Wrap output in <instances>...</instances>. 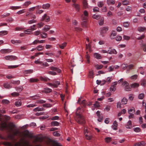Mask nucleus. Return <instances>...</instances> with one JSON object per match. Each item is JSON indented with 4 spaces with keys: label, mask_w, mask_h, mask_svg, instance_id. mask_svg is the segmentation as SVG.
<instances>
[{
    "label": "nucleus",
    "mask_w": 146,
    "mask_h": 146,
    "mask_svg": "<svg viewBox=\"0 0 146 146\" xmlns=\"http://www.w3.org/2000/svg\"><path fill=\"white\" fill-rule=\"evenodd\" d=\"M107 3L108 5H114L115 3V0H107Z\"/></svg>",
    "instance_id": "cd10ccee"
},
{
    "label": "nucleus",
    "mask_w": 146,
    "mask_h": 146,
    "mask_svg": "<svg viewBox=\"0 0 146 146\" xmlns=\"http://www.w3.org/2000/svg\"><path fill=\"white\" fill-rule=\"evenodd\" d=\"M80 108L77 109L76 112V115L75 117V119L78 123L83 124L85 123V120L83 116L80 113Z\"/></svg>",
    "instance_id": "f03ea898"
},
{
    "label": "nucleus",
    "mask_w": 146,
    "mask_h": 146,
    "mask_svg": "<svg viewBox=\"0 0 146 146\" xmlns=\"http://www.w3.org/2000/svg\"><path fill=\"white\" fill-rule=\"evenodd\" d=\"M44 110V109L42 108L37 107L33 109V111L35 112L42 111Z\"/></svg>",
    "instance_id": "6ab92c4d"
},
{
    "label": "nucleus",
    "mask_w": 146,
    "mask_h": 146,
    "mask_svg": "<svg viewBox=\"0 0 146 146\" xmlns=\"http://www.w3.org/2000/svg\"><path fill=\"white\" fill-rule=\"evenodd\" d=\"M67 44V43L65 42L59 45V47L62 49H63L66 46Z\"/></svg>",
    "instance_id": "ea45409f"
},
{
    "label": "nucleus",
    "mask_w": 146,
    "mask_h": 146,
    "mask_svg": "<svg viewBox=\"0 0 146 146\" xmlns=\"http://www.w3.org/2000/svg\"><path fill=\"white\" fill-rule=\"evenodd\" d=\"M5 59L9 61H13L17 59V57L14 56L9 55L5 56Z\"/></svg>",
    "instance_id": "0eeeda50"
},
{
    "label": "nucleus",
    "mask_w": 146,
    "mask_h": 146,
    "mask_svg": "<svg viewBox=\"0 0 146 146\" xmlns=\"http://www.w3.org/2000/svg\"><path fill=\"white\" fill-rule=\"evenodd\" d=\"M21 6H11L10 7L9 9L13 10H15L18 9H20L21 8Z\"/></svg>",
    "instance_id": "f704fd0d"
},
{
    "label": "nucleus",
    "mask_w": 146,
    "mask_h": 146,
    "mask_svg": "<svg viewBox=\"0 0 146 146\" xmlns=\"http://www.w3.org/2000/svg\"><path fill=\"white\" fill-rule=\"evenodd\" d=\"M40 36L42 38H45L47 37V33L42 32L40 33Z\"/></svg>",
    "instance_id": "7c9ffc66"
},
{
    "label": "nucleus",
    "mask_w": 146,
    "mask_h": 146,
    "mask_svg": "<svg viewBox=\"0 0 146 146\" xmlns=\"http://www.w3.org/2000/svg\"><path fill=\"white\" fill-rule=\"evenodd\" d=\"M94 106L96 108H98L100 106L99 102L97 101L95 102V104H94Z\"/></svg>",
    "instance_id": "13d9d810"
},
{
    "label": "nucleus",
    "mask_w": 146,
    "mask_h": 146,
    "mask_svg": "<svg viewBox=\"0 0 146 146\" xmlns=\"http://www.w3.org/2000/svg\"><path fill=\"white\" fill-rule=\"evenodd\" d=\"M21 146H32L30 144L29 142L28 141H24L20 143ZM54 146H61L59 143L56 142H54Z\"/></svg>",
    "instance_id": "7ed1b4c3"
},
{
    "label": "nucleus",
    "mask_w": 146,
    "mask_h": 146,
    "mask_svg": "<svg viewBox=\"0 0 146 146\" xmlns=\"http://www.w3.org/2000/svg\"><path fill=\"white\" fill-rule=\"evenodd\" d=\"M50 69L52 70L55 71L58 73H60L61 72V70L59 68L54 66H51L50 67Z\"/></svg>",
    "instance_id": "dca6fc26"
},
{
    "label": "nucleus",
    "mask_w": 146,
    "mask_h": 146,
    "mask_svg": "<svg viewBox=\"0 0 146 146\" xmlns=\"http://www.w3.org/2000/svg\"><path fill=\"white\" fill-rule=\"evenodd\" d=\"M111 140V138L110 137H107L105 139V141L107 143H109Z\"/></svg>",
    "instance_id": "a18cd8bd"
},
{
    "label": "nucleus",
    "mask_w": 146,
    "mask_h": 146,
    "mask_svg": "<svg viewBox=\"0 0 146 146\" xmlns=\"http://www.w3.org/2000/svg\"><path fill=\"white\" fill-rule=\"evenodd\" d=\"M84 133L85 137L87 139L90 140L91 139L92 136L90 135V132L88 131L87 129L84 130Z\"/></svg>",
    "instance_id": "6e6552de"
},
{
    "label": "nucleus",
    "mask_w": 146,
    "mask_h": 146,
    "mask_svg": "<svg viewBox=\"0 0 146 146\" xmlns=\"http://www.w3.org/2000/svg\"><path fill=\"white\" fill-rule=\"evenodd\" d=\"M8 125L9 127V128H16V126L14 123L13 122H9Z\"/></svg>",
    "instance_id": "4c0bfd02"
},
{
    "label": "nucleus",
    "mask_w": 146,
    "mask_h": 146,
    "mask_svg": "<svg viewBox=\"0 0 146 146\" xmlns=\"http://www.w3.org/2000/svg\"><path fill=\"white\" fill-rule=\"evenodd\" d=\"M100 19L99 21V24L100 25H102L104 23V19L103 17H102L100 18Z\"/></svg>",
    "instance_id": "e433bc0d"
},
{
    "label": "nucleus",
    "mask_w": 146,
    "mask_h": 146,
    "mask_svg": "<svg viewBox=\"0 0 146 146\" xmlns=\"http://www.w3.org/2000/svg\"><path fill=\"white\" fill-rule=\"evenodd\" d=\"M144 96L145 95L144 94H140L139 95L138 98L140 99H142L144 98Z\"/></svg>",
    "instance_id": "774afa93"
},
{
    "label": "nucleus",
    "mask_w": 146,
    "mask_h": 146,
    "mask_svg": "<svg viewBox=\"0 0 146 146\" xmlns=\"http://www.w3.org/2000/svg\"><path fill=\"white\" fill-rule=\"evenodd\" d=\"M12 50L9 49H2L0 50V52L1 53L3 54H6V53H8L11 52Z\"/></svg>",
    "instance_id": "ddd939ff"
},
{
    "label": "nucleus",
    "mask_w": 146,
    "mask_h": 146,
    "mask_svg": "<svg viewBox=\"0 0 146 146\" xmlns=\"http://www.w3.org/2000/svg\"><path fill=\"white\" fill-rule=\"evenodd\" d=\"M98 5L99 7H101L104 5V2L103 1H100L98 3Z\"/></svg>",
    "instance_id": "3c124183"
},
{
    "label": "nucleus",
    "mask_w": 146,
    "mask_h": 146,
    "mask_svg": "<svg viewBox=\"0 0 146 146\" xmlns=\"http://www.w3.org/2000/svg\"><path fill=\"white\" fill-rule=\"evenodd\" d=\"M31 97L32 99L34 100L40 98V96L38 95H35L33 96H31Z\"/></svg>",
    "instance_id": "338daca9"
},
{
    "label": "nucleus",
    "mask_w": 146,
    "mask_h": 146,
    "mask_svg": "<svg viewBox=\"0 0 146 146\" xmlns=\"http://www.w3.org/2000/svg\"><path fill=\"white\" fill-rule=\"evenodd\" d=\"M45 41V40H39L38 39H36L32 43V44L35 45L36 44L38 43H42L44 42Z\"/></svg>",
    "instance_id": "4468645a"
},
{
    "label": "nucleus",
    "mask_w": 146,
    "mask_h": 146,
    "mask_svg": "<svg viewBox=\"0 0 146 146\" xmlns=\"http://www.w3.org/2000/svg\"><path fill=\"white\" fill-rule=\"evenodd\" d=\"M122 85L125 87V90L126 91L131 90V86H129V83L126 81H124L122 84Z\"/></svg>",
    "instance_id": "39448f33"
},
{
    "label": "nucleus",
    "mask_w": 146,
    "mask_h": 146,
    "mask_svg": "<svg viewBox=\"0 0 146 146\" xmlns=\"http://www.w3.org/2000/svg\"><path fill=\"white\" fill-rule=\"evenodd\" d=\"M88 76L90 78H93L94 77V72L93 70H90L89 71Z\"/></svg>",
    "instance_id": "412c9836"
},
{
    "label": "nucleus",
    "mask_w": 146,
    "mask_h": 146,
    "mask_svg": "<svg viewBox=\"0 0 146 146\" xmlns=\"http://www.w3.org/2000/svg\"><path fill=\"white\" fill-rule=\"evenodd\" d=\"M52 106V104L50 103H46L42 105V106L43 107L47 108L51 107Z\"/></svg>",
    "instance_id": "c85d7f7f"
},
{
    "label": "nucleus",
    "mask_w": 146,
    "mask_h": 146,
    "mask_svg": "<svg viewBox=\"0 0 146 146\" xmlns=\"http://www.w3.org/2000/svg\"><path fill=\"white\" fill-rule=\"evenodd\" d=\"M22 104L21 101L20 100H19L15 102V105L16 107H19Z\"/></svg>",
    "instance_id": "aec40b11"
},
{
    "label": "nucleus",
    "mask_w": 146,
    "mask_h": 146,
    "mask_svg": "<svg viewBox=\"0 0 146 146\" xmlns=\"http://www.w3.org/2000/svg\"><path fill=\"white\" fill-rule=\"evenodd\" d=\"M31 4L30 1H27L25 2L23 5L24 8L27 7L29 5Z\"/></svg>",
    "instance_id": "2f4dec72"
},
{
    "label": "nucleus",
    "mask_w": 146,
    "mask_h": 146,
    "mask_svg": "<svg viewBox=\"0 0 146 146\" xmlns=\"http://www.w3.org/2000/svg\"><path fill=\"white\" fill-rule=\"evenodd\" d=\"M145 143L143 141H142L136 143L134 146L137 145L138 146H145Z\"/></svg>",
    "instance_id": "393cba45"
},
{
    "label": "nucleus",
    "mask_w": 146,
    "mask_h": 146,
    "mask_svg": "<svg viewBox=\"0 0 146 146\" xmlns=\"http://www.w3.org/2000/svg\"><path fill=\"white\" fill-rule=\"evenodd\" d=\"M19 95V94L16 92H14L11 94V95L13 97L17 96Z\"/></svg>",
    "instance_id": "0e129e2a"
},
{
    "label": "nucleus",
    "mask_w": 146,
    "mask_h": 146,
    "mask_svg": "<svg viewBox=\"0 0 146 146\" xmlns=\"http://www.w3.org/2000/svg\"><path fill=\"white\" fill-rule=\"evenodd\" d=\"M52 90L48 88H46L44 90L42 91V92L45 93H47L51 92Z\"/></svg>",
    "instance_id": "f3484780"
},
{
    "label": "nucleus",
    "mask_w": 146,
    "mask_h": 146,
    "mask_svg": "<svg viewBox=\"0 0 146 146\" xmlns=\"http://www.w3.org/2000/svg\"><path fill=\"white\" fill-rule=\"evenodd\" d=\"M109 28L108 27H104L100 28V33L102 36H104L105 34H106Z\"/></svg>",
    "instance_id": "423d86ee"
},
{
    "label": "nucleus",
    "mask_w": 146,
    "mask_h": 146,
    "mask_svg": "<svg viewBox=\"0 0 146 146\" xmlns=\"http://www.w3.org/2000/svg\"><path fill=\"white\" fill-rule=\"evenodd\" d=\"M83 3L84 7L86 8L88 7V3H87V0H83Z\"/></svg>",
    "instance_id": "de8ad7c7"
},
{
    "label": "nucleus",
    "mask_w": 146,
    "mask_h": 146,
    "mask_svg": "<svg viewBox=\"0 0 146 146\" xmlns=\"http://www.w3.org/2000/svg\"><path fill=\"white\" fill-rule=\"evenodd\" d=\"M72 6L74 7L76 11L78 12L80 10V6L79 5L76 3H74L72 5Z\"/></svg>",
    "instance_id": "a211bd4d"
},
{
    "label": "nucleus",
    "mask_w": 146,
    "mask_h": 146,
    "mask_svg": "<svg viewBox=\"0 0 146 146\" xmlns=\"http://www.w3.org/2000/svg\"><path fill=\"white\" fill-rule=\"evenodd\" d=\"M11 42L13 44H20L21 43V41L19 40H11Z\"/></svg>",
    "instance_id": "c756f323"
},
{
    "label": "nucleus",
    "mask_w": 146,
    "mask_h": 146,
    "mask_svg": "<svg viewBox=\"0 0 146 146\" xmlns=\"http://www.w3.org/2000/svg\"><path fill=\"white\" fill-rule=\"evenodd\" d=\"M36 49L38 51H41L44 49V46L41 45H39L36 47Z\"/></svg>",
    "instance_id": "b1692460"
},
{
    "label": "nucleus",
    "mask_w": 146,
    "mask_h": 146,
    "mask_svg": "<svg viewBox=\"0 0 146 146\" xmlns=\"http://www.w3.org/2000/svg\"><path fill=\"white\" fill-rule=\"evenodd\" d=\"M95 67L96 69L99 70L102 69L103 67V65H102L96 64L95 65Z\"/></svg>",
    "instance_id": "8fccbe9b"
},
{
    "label": "nucleus",
    "mask_w": 146,
    "mask_h": 146,
    "mask_svg": "<svg viewBox=\"0 0 146 146\" xmlns=\"http://www.w3.org/2000/svg\"><path fill=\"white\" fill-rule=\"evenodd\" d=\"M19 65L8 66V68L9 69H13L18 67Z\"/></svg>",
    "instance_id": "bf43d9fd"
},
{
    "label": "nucleus",
    "mask_w": 146,
    "mask_h": 146,
    "mask_svg": "<svg viewBox=\"0 0 146 146\" xmlns=\"http://www.w3.org/2000/svg\"><path fill=\"white\" fill-rule=\"evenodd\" d=\"M135 110L134 108H132L129 110L128 111V112L129 114L134 113L135 112Z\"/></svg>",
    "instance_id": "473e14b6"
},
{
    "label": "nucleus",
    "mask_w": 146,
    "mask_h": 146,
    "mask_svg": "<svg viewBox=\"0 0 146 146\" xmlns=\"http://www.w3.org/2000/svg\"><path fill=\"white\" fill-rule=\"evenodd\" d=\"M40 80L42 81H46L48 80V78L45 77H40Z\"/></svg>",
    "instance_id": "e2e57ef3"
},
{
    "label": "nucleus",
    "mask_w": 146,
    "mask_h": 146,
    "mask_svg": "<svg viewBox=\"0 0 146 146\" xmlns=\"http://www.w3.org/2000/svg\"><path fill=\"white\" fill-rule=\"evenodd\" d=\"M50 5L49 4H46L42 5V8L44 9H48L50 7Z\"/></svg>",
    "instance_id": "bb28decb"
},
{
    "label": "nucleus",
    "mask_w": 146,
    "mask_h": 146,
    "mask_svg": "<svg viewBox=\"0 0 146 146\" xmlns=\"http://www.w3.org/2000/svg\"><path fill=\"white\" fill-rule=\"evenodd\" d=\"M36 127V124L34 122L31 123L29 125L27 124L21 128H27L28 127Z\"/></svg>",
    "instance_id": "f8f14e48"
},
{
    "label": "nucleus",
    "mask_w": 146,
    "mask_h": 146,
    "mask_svg": "<svg viewBox=\"0 0 146 146\" xmlns=\"http://www.w3.org/2000/svg\"><path fill=\"white\" fill-rule=\"evenodd\" d=\"M25 9H23L21 10H20L19 11H18L16 13L20 15L21 14H22L23 13H24L25 12Z\"/></svg>",
    "instance_id": "69168bd1"
},
{
    "label": "nucleus",
    "mask_w": 146,
    "mask_h": 146,
    "mask_svg": "<svg viewBox=\"0 0 146 146\" xmlns=\"http://www.w3.org/2000/svg\"><path fill=\"white\" fill-rule=\"evenodd\" d=\"M29 81L31 82H35L38 81L39 80L37 78H32L30 79Z\"/></svg>",
    "instance_id": "c9c22d12"
},
{
    "label": "nucleus",
    "mask_w": 146,
    "mask_h": 146,
    "mask_svg": "<svg viewBox=\"0 0 146 146\" xmlns=\"http://www.w3.org/2000/svg\"><path fill=\"white\" fill-rule=\"evenodd\" d=\"M94 56L95 57L98 59H100L102 58V56L101 55L98 53H95L94 54Z\"/></svg>",
    "instance_id": "a878e982"
},
{
    "label": "nucleus",
    "mask_w": 146,
    "mask_h": 146,
    "mask_svg": "<svg viewBox=\"0 0 146 146\" xmlns=\"http://www.w3.org/2000/svg\"><path fill=\"white\" fill-rule=\"evenodd\" d=\"M108 53L110 54H117V52L114 49H111V48H109V49L108 50Z\"/></svg>",
    "instance_id": "2eb2a0df"
},
{
    "label": "nucleus",
    "mask_w": 146,
    "mask_h": 146,
    "mask_svg": "<svg viewBox=\"0 0 146 146\" xmlns=\"http://www.w3.org/2000/svg\"><path fill=\"white\" fill-rule=\"evenodd\" d=\"M100 111H98L96 112V114L98 117V121L99 122L102 121L103 119V115L102 114H100Z\"/></svg>",
    "instance_id": "1a4fd4ad"
},
{
    "label": "nucleus",
    "mask_w": 146,
    "mask_h": 146,
    "mask_svg": "<svg viewBox=\"0 0 146 146\" xmlns=\"http://www.w3.org/2000/svg\"><path fill=\"white\" fill-rule=\"evenodd\" d=\"M53 83H48V84L52 88H57L58 86L60 84V82L59 81H57L56 80H54L52 81Z\"/></svg>",
    "instance_id": "20e7f679"
},
{
    "label": "nucleus",
    "mask_w": 146,
    "mask_h": 146,
    "mask_svg": "<svg viewBox=\"0 0 146 146\" xmlns=\"http://www.w3.org/2000/svg\"><path fill=\"white\" fill-rule=\"evenodd\" d=\"M129 2L127 0H124L122 2V3L124 5H127L129 4Z\"/></svg>",
    "instance_id": "864d4df0"
},
{
    "label": "nucleus",
    "mask_w": 146,
    "mask_h": 146,
    "mask_svg": "<svg viewBox=\"0 0 146 146\" xmlns=\"http://www.w3.org/2000/svg\"><path fill=\"white\" fill-rule=\"evenodd\" d=\"M36 106L37 105L35 104H31L27 105L26 107L27 108H33Z\"/></svg>",
    "instance_id": "4d7b16f0"
},
{
    "label": "nucleus",
    "mask_w": 146,
    "mask_h": 146,
    "mask_svg": "<svg viewBox=\"0 0 146 146\" xmlns=\"http://www.w3.org/2000/svg\"><path fill=\"white\" fill-rule=\"evenodd\" d=\"M50 28V26L49 25H46L42 29V30L45 32H46L49 30Z\"/></svg>",
    "instance_id": "72a5a7b5"
},
{
    "label": "nucleus",
    "mask_w": 146,
    "mask_h": 146,
    "mask_svg": "<svg viewBox=\"0 0 146 146\" xmlns=\"http://www.w3.org/2000/svg\"><path fill=\"white\" fill-rule=\"evenodd\" d=\"M146 28L143 27H139L138 28V31L140 32H142L145 30Z\"/></svg>",
    "instance_id": "a19ab883"
},
{
    "label": "nucleus",
    "mask_w": 146,
    "mask_h": 146,
    "mask_svg": "<svg viewBox=\"0 0 146 146\" xmlns=\"http://www.w3.org/2000/svg\"><path fill=\"white\" fill-rule=\"evenodd\" d=\"M15 128H0V130H3L4 129H7V130L9 131V138L12 140H15V137L16 136L19 137H22L23 136H27L31 138H34L33 142L36 143L37 142H41L43 139L40 137L33 136L32 133L29 132L28 130H26L22 132L17 129H14Z\"/></svg>",
    "instance_id": "f257e3e1"
},
{
    "label": "nucleus",
    "mask_w": 146,
    "mask_h": 146,
    "mask_svg": "<svg viewBox=\"0 0 146 146\" xmlns=\"http://www.w3.org/2000/svg\"><path fill=\"white\" fill-rule=\"evenodd\" d=\"M141 85L144 86H146V80L144 79L142 80H141Z\"/></svg>",
    "instance_id": "79ce46f5"
},
{
    "label": "nucleus",
    "mask_w": 146,
    "mask_h": 146,
    "mask_svg": "<svg viewBox=\"0 0 146 146\" xmlns=\"http://www.w3.org/2000/svg\"><path fill=\"white\" fill-rule=\"evenodd\" d=\"M50 18L49 16H47L46 14H44L42 17L41 21H44L46 22H47L50 21Z\"/></svg>",
    "instance_id": "9d476101"
},
{
    "label": "nucleus",
    "mask_w": 146,
    "mask_h": 146,
    "mask_svg": "<svg viewBox=\"0 0 146 146\" xmlns=\"http://www.w3.org/2000/svg\"><path fill=\"white\" fill-rule=\"evenodd\" d=\"M139 84L137 83H134L133 84H132L131 86V87L133 88L137 87H139Z\"/></svg>",
    "instance_id": "052dcab7"
},
{
    "label": "nucleus",
    "mask_w": 146,
    "mask_h": 146,
    "mask_svg": "<svg viewBox=\"0 0 146 146\" xmlns=\"http://www.w3.org/2000/svg\"><path fill=\"white\" fill-rule=\"evenodd\" d=\"M8 32L7 31H0V36H4L7 34Z\"/></svg>",
    "instance_id": "c03bdc74"
},
{
    "label": "nucleus",
    "mask_w": 146,
    "mask_h": 146,
    "mask_svg": "<svg viewBox=\"0 0 146 146\" xmlns=\"http://www.w3.org/2000/svg\"><path fill=\"white\" fill-rule=\"evenodd\" d=\"M92 17L94 19H98L101 18V16L100 15H96L95 14L93 15Z\"/></svg>",
    "instance_id": "5fc2aeb1"
},
{
    "label": "nucleus",
    "mask_w": 146,
    "mask_h": 146,
    "mask_svg": "<svg viewBox=\"0 0 146 146\" xmlns=\"http://www.w3.org/2000/svg\"><path fill=\"white\" fill-rule=\"evenodd\" d=\"M16 90L18 92H20L23 89V87L22 86H20L18 87H15Z\"/></svg>",
    "instance_id": "4be33fe9"
},
{
    "label": "nucleus",
    "mask_w": 146,
    "mask_h": 146,
    "mask_svg": "<svg viewBox=\"0 0 146 146\" xmlns=\"http://www.w3.org/2000/svg\"><path fill=\"white\" fill-rule=\"evenodd\" d=\"M127 102V99L125 98H123L121 100V103L123 104H126Z\"/></svg>",
    "instance_id": "37998d69"
},
{
    "label": "nucleus",
    "mask_w": 146,
    "mask_h": 146,
    "mask_svg": "<svg viewBox=\"0 0 146 146\" xmlns=\"http://www.w3.org/2000/svg\"><path fill=\"white\" fill-rule=\"evenodd\" d=\"M116 90V87L113 86H111L110 88V91L111 92H114Z\"/></svg>",
    "instance_id": "603ef678"
},
{
    "label": "nucleus",
    "mask_w": 146,
    "mask_h": 146,
    "mask_svg": "<svg viewBox=\"0 0 146 146\" xmlns=\"http://www.w3.org/2000/svg\"><path fill=\"white\" fill-rule=\"evenodd\" d=\"M37 22L36 20L35 19H32L28 21V23L29 24H31L33 23H36Z\"/></svg>",
    "instance_id": "49530a36"
},
{
    "label": "nucleus",
    "mask_w": 146,
    "mask_h": 146,
    "mask_svg": "<svg viewBox=\"0 0 146 146\" xmlns=\"http://www.w3.org/2000/svg\"><path fill=\"white\" fill-rule=\"evenodd\" d=\"M88 15V12L86 10H85L84 12V15H82L81 18L83 20H86L87 19Z\"/></svg>",
    "instance_id": "9b49d317"
},
{
    "label": "nucleus",
    "mask_w": 146,
    "mask_h": 146,
    "mask_svg": "<svg viewBox=\"0 0 146 146\" xmlns=\"http://www.w3.org/2000/svg\"><path fill=\"white\" fill-rule=\"evenodd\" d=\"M4 87L7 89H10L11 88V86L10 85L7 83L5 84L4 85Z\"/></svg>",
    "instance_id": "6e6d98bb"
},
{
    "label": "nucleus",
    "mask_w": 146,
    "mask_h": 146,
    "mask_svg": "<svg viewBox=\"0 0 146 146\" xmlns=\"http://www.w3.org/2000/svg\"><path fill=\"white\" fill-rule=\"evenodd\" d=\"M46 101L42 100H39L36 101V103L38 104H44L46 103Z\"/></svg>",
    "instance_id": "58836bf2"
},
{
    "label": "nucleus",
    "mask_w": 146,
    "mask_h": 146,
    "mask_svg": "<svg viewBox=\"0 0 146 146\" xmlns=\"http://www.w3.org/2000/svg\"><path fill=\"white\" fill-rule=\"evenodd\" d=\"M129 23L128 22H125L123 23V25L124 27L127 28L129 25Z\"/></svg>",
    "instance_id": "680f3d73"
},
{
    "label": "nucleus",
    "mask_w": 146,
    "mask_h": 146,
    "mask_svg": "<svg viewBox=\"0 0 146 146\" xmlns=\"http://www.w3.org/2000/svg\"><path fill=\"white\" fill-rule=\"evenodd\" d=\"M116 35L117 33L116 31H112L110 36V38L111 39H113L114 38V37L116 36Z\"/></svg>",
    "instance_id": "5701e85b"
},
{
    "label": "nucleus",
    "mask_w": 146,
    "mask_h": 146,
    "mask_svg": "<svg viewBox=\"0 0 146 146\" xmlns=\"http://www.w3.org/2000/svg\"><path fill=\"white\" fill-rule=\"evenodd\" d=\"M51 125L53 126H58L59 125V123L57 121H53L51 122Z\"/></svg>",
    "instance_id": "09e8293b"
}]
</instances>
